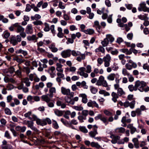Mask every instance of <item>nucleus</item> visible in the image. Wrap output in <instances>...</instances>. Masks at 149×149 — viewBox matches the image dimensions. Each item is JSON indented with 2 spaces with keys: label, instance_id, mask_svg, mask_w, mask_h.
<instances>
[{
  "label": "nucleus",
  "instance_id": "5fc2aeb1",
  "mask_svg": "<svg viewBox=\"0 0 149 149\" xmlns=\"http://www.w3.org/2000/svg\"><path fill=\"white\" fill-rule=\"evenodd\" d=\"M81 87L83 88L84 89H87L88 88V86L86 85V82L83 81L81 82Z\"/></svg>",
  "mask_w": 149,
  "mask_h": 149
},
{
  "label": "nucleus",
  "instance_id": "13d9d810",
  "mask_svg": "<svg viewBox=\"0 0 149 149\" xmlns=\"http://www.w3.org/2000/svg\"><path fill=\"white\" fill-rule=\"evenodd\" d=\"M33 98V96H32L31 95H29L27 97V99L31 103H32L34 102Z\"/></svg>",
  "mask_w": 149,
  "mask_h": 149
},
{
  "label": "nucleus",
  "instance_id": "0e129e2a",
  "mask_svg": "<svg viewBox=\"0 0 149 149\" xmlns=\"http://www.w3.org/2000/svg\"><path fill=\"white\" fill-rule=\"evenodd\" d=\"M51 132L49 130H46L45 132V135L46 137H47L50 134Z\"/></svg>",
  "mask_w": 149,
  "mask_h": 149
},
{
  "label": "nucleus",
  "instance_id": "72a5a7b5",
  "mask_svg": "<svg viewBox=\"0 0 149 149\" xmlns=\"http://www.w3.org/2000/svg\"><path fill=\"white\" fill-rule=\"evenodd\" d=\"M91 146L93 147H95L99 149L101 147V146L98 143L92 142L91 143Z\"/></svg>",
  "mask_w": 149,
  "mask_h": 149
},
{
  "label": "nucleus",
  "instance_id": "e433bc0d",
  "mask_svg": "<svg viewBox=\"0 0 149 149\" xmlns=\"http://www.w3.org/2000/svg\"><path fill=\"white\" fill-rule=\"evenodd\" d=\"M36 36L35 35L29 36L27 37V40L29 41H33L36 39Z\"/></svg>",
  "mask_w": 149,
  "mask_h": 149
},
{
  "label": "nucleus",
  "instance_id": "0eeeda50",
  "mask_svg": "<svg viewBox=\"0 0 149 149\" xmlns=\"http://www.w3.org/2000/svg\"><path fill=\"white\" fill-rule=\"evenodd\" d=\"M22 37L20 36L17 35L16 37L15 36H12L10 39V42L14 46L18 44V42H20L22 40Z\"/></svg>",
  "mask_w": 149,
  "mask_h": 149
},
{
  "label": "nucleus",
  "instance_id": "f3484780",
  "mask_svg": "<svg viewBox=\"0 0 149 149\" xmlns=\"http://www.w3.org/2000/svg\"><path fill=\"white\" fill-rule=\"evenodd\" d=\"M112 97L111 100L114 102L116 103L117 101V99L118 98V95L116 92H113L111 94Z\"/></svg>",
  "mask_w": 149,
  "mask_h": 149
},
{
  "label": "nucleus",
  "instance_id": "2eb2a0df",
  "mask_svg": "<svg viewBox=\"0 0 149 149\" xmlns=\"http://www.w3.org/2000/svg\"><path fill=\"white\" fill-rule=\"evenodd\" d=\"M49 48L51 50L52 52L53 53L56 52L58 50V49L56 47L55 43H52L49 46Z\"/></svg>",
  "mask_w": 149,
  "mask_h": 149
},
{
  "label": "nucleus",
  "instance_id": "39448f33",
  "mask_svg": "<svg viewBox=\"0 0 149 149\" xmlns=\"http://www.w3.org/2000/svg\"><path fill=\"white\" fill-rule=\"evenodd\" d=\"M135 86L140 91L142 92L143 91V88L146 85V83L143 81L137 80L135 82Z\"/></svg>",
  "mask_w": 149,
  "mask_h": 149
},
{
  "label": "nucleus",
  "instance_id": "a878e982",
  "mask_svg": "<svg viewBox=\"0 0 149 149\" xmlns=\"http://www.w3.org/2000/svg\"><path fill=\"white\" fill-rule=\"evenodd\" d=\"M148 14H145L144 15H140L138 16V18L141 20H146L149 19L148 17H147Z\"/></svg>",
  "mask_w": 149,
  "mask_h": 149
},
{
  "label": "nucleus",
  "instance_id": "9b49d317",
  "mask_svg": "<svg viewBox=\"0 0 149 149\" xmlns=\"http://www.w3.org/2000/svg\"><path fill=\"white\" fill-rule=\"evenodd\" d=\"M3 72L5 77L4 79L6 82H8L9 81V69H6L4 70Z\"/></svg>",
  "mask_w": 149,
  "mask_h": 149
},
{
  "label": "nucleus",
  "instance_id": "680f3d73",
  "mask_svg": "<svg viewBox=\"0 0 149 149\" xmlns=\"http://www.w3.org/2000/svg\"><path fill=\"white\" fill-rule=\"evenodd\" d=\"M135 111L137 116H140L142 114L140 108L137 109Z\"/></svg>",
  "mask_w": 149,
  "mask_h": 149
},
{
  "label": "nucleus",
  "instance_id": "20e7f679",
  "mask_svg": "<svg viewBox=\"0 0 149 149\" xmlns=\"http://www.w3.org/2000/svg\"><path fill=\"white\" fill-rule=\"evenodd\" d=\"M71 54L74 56H78L76 60L79 62L81 61L82 59H84L85 58V55L84 54H81V52L79 51H77L76 52L74 50L71 51Z\"/></svg>",
  "mask_w": 149,
  "mask_h": 149
},
{
  "label": "nucleus",
  "instance_id": "6ab92c4d",
  "mask_svg": "<svg viewBox=\"0 0 149 149\" xmlns=\"http://www.w3.org/2000/svg\"><path fill=\"white\" fill-rule=\"evenodd\" d=\"M45 119H37L36 120V123L38 125H40L42 126H43L47 125V123H46Z\"/></svg>",
  "mask_w": 149,
  "mask_h": 149
},
{
  "label": "nucleus",
  "instance_id": "58836bf2",
  "mask_svg": "<svg viewBox=\"0 0 149 149\" xmlns=\"http://www.w3.org/2000/svg\"><path fill=\"white\" fill-rule=\"evenodd\" d=\"M106 38L107 39L108 41H109L111 42H113L114 40V38L110 34L107 35Z\"/></svg>",
  "mask_w": 149,
  "mask_h": 149
},
{
  "label": "nucleus",
  "instance_id": "aec40b11",
  "mask_svg": "<svg viewBox=\"0 0 149 149\" xmlns=\"http://www.w3.org/2000/svg\"><path fill=\"white\" fill-rule=\"evenodd\" d=\"M79 97L82 98V101L84 103H86L88 101L87 96L84 93L80 94L79 95Z\"/></svg>",
  "mask_w": 149,
  "mask_h": 149
},
{
  "label": "nucleus",
  "instance_id": "c85d7f7f",
  "mask_svg": "<svg viewBox=\"0 0 149 149\" xmlns=\"http://www.w3.org/2000/svg\"><path fill=\"white\" fill-rule=\"evenodd\" d=\"M22 82L25 83L26 86L27 87H29L30 86L31 82L29 81V78L25 77L23 79Z\"/></svg>",
  "mask_w": 149,
  "mask_h": 149
},
{
  "label": "nucleus",
  "instance_id": "f257e3e1",
  "mask_svg": "<svg viewBox=\"0 0 149 149\" xmlns=\"http://www.w3.org/2000/svg\"><path fill=\"white\" fill-rule=\"evenodd\" d=\"M91 69V66L88 65L86 66V68L83 67L79 68V70L80 71L77 72V73L81 76L87 78L88 77V74L87 73H91L92 71Z\"/></svg>",
  "mask_w": 149,
  "mask_h": 149
},
{
  "label": "nucleus",
  "instance_id": "603ef678",
  "mask_svg": "<svg viewBox=\"0 0 149 149\" xmlns=\"http://www.w3.org/2000/svg\"><path fill=\"white\" fill-rule=\"evenodd\" d=\"M122 72L123 74L125 76L127 75L128 76L130 74L128 72L126 68H123Z\"/></svg>",
  "mask_w": 149,
  "mask_h": 149
},
{
  "label": "nucleus",
  "instance_id": "8fccbe9b",
  "mask_svg": "<svg viewBox=\"0 0 149 149\" xmlns=\"http://www.w3.org/2000/svg\"><path fill=\"white\" fill-rule=\"evenodd\" d=\"M90 91L93 94H95L97 91V89L94 87L91 86L90 87Z\"/></svg>",
  "mask_w": 149,
  "mask_h": 149
},
{
  "label": "nucleus",
  "instance_id": "f8f14e48",
  "mask_svg": "<svg viewBox=\"0 0 149 149\" xmlns=\"http://www.w3.org/2000/svg\"><path fill=\"white\" fill-rule=\"evenodd\" d=\"M87 105L89 107H91L92 108L95 107L97 108H99L98 104L95 101L89 100L87 103Z\"/></svg>",
  "mask_w": 149,
  "mask_h": 149
},
{
  "label": "nucleus",
  "instance_id": "4468645a",
  "mask_svg": "<svg viewBox=\"0 0 149 149\" xmlns=\"http://www.w3.org/2000/svg\"><path fill=\"white\" fill-rule=\"evenodd\" d=\"M111 138L112 139L111 143L113 144H115L120 140V137L118 136H115L113 134L111 136Z\"/></svg>",
  "mask_w": 149,
  "mask_h": 149
},
{
  "label": "nucleus",
  "instance_id": "774afa93",
  "mask_svg": "<svg viewBox=\"0 0 149 149\" xmlns=\"http://www.w3.org/2000/svg\"><path fill=\"white\" fill-rule=\"evenodd\" d=\"M143 68L144 70H147L149 72V65H148L147 63H145L143 64Z\"/></svg>",
  "mask_w": 149,
  "mask_h": 149
},
{
  "label": "nucleus",
  "instance_id": "4be33fe9",
  "mask_svg": "<svg viewBox=\"0 0 149 149\" xmlns=\"http://www.w3.org/2000/svg\"><path fill=\"white\" fill-rule=\"evenodd\" d=\"M49 94L43 95L42 96V98L47 103H48L51 101L50 97L49 96Z\"/></svg>",
  "mask_w": 149,
  "mask_h": 149
},
{
  "label": "nucleus",
  "instance_id": "a18cd8bd",
  "mask_svg": "<svg viewBox=\"0 0 149 149\" xmlns=\"http://www.w3.org/2000/svg\"><path fill=\"white\" fill-rule=\"evenodd\" d=\"M44 25L45 26L44 29V31L45 32L49 31L50 30L49 25L46 22L44 23Z\"/></svg>",
  "mask_w": 149,
  "mask_h": 149
},
{
  "label": "nucleus",
  "instance_id": "bb28decb",
  "mask_svg": "<svg viewBox=\"0 0 149 149\" xmlns=\"http://www.w3.org/2000/svg\"><path fill=\"white\" fill-rule=\"evenodd\" d=\"M127 127L130 129V132L132 134H133L136 131V128L134 127L132 124L128 125L127 126Z\"/></svg>",
  "mask_w": 149,
  "mask_h": 149
},
{
  "label": "nucleus",
  "instance_id": "ddd939ff",
  "mask_svg": "<svg viewBox=\"0 0 149 149\" xmlns=\"http://www.w3.org/2000/svg\"><path fill=\"white\" fill-rule=\"evenodd\" d=\"M26 33L27 34H31L33 32V29L31 24H29L25 29Z\"/></svg>",
  "mask_w": 149,
  "mask_h": 149
},
{
  "label": "nucleus",
  "instance_id": "2f4dec72",
  "mask_svg": "<svg viewBox=\"0 0 149 149\" xmlns=\"http://www.w3.org/2000/svg\"><path fill=\"white\" fill-rule=\"evenodd\" d=\"M71 97L68 96H65V102L68 103L73 105L74 102L72 101V99H71Z\"/></svg>",
  "mask_w": 149,
  "mask_h": 149
},
{
  "label": "nucleus",
  "instance_id": "338daca9",
  "mask_svg": "<svg viewBox=\"0 0 149 149\" xmlns=\"http://www.w3.org/2000/svg\"><path fill=\"white\" fill-rule=\"evenodd\" d=\"M88 114V111L87 110H83L82 111L81 114L86 117Z\"/></svg>",
  "mask_w": 149,
  "mask_h": 149
},
{
  "label": "nucleus",
  "instance_id": "052dcab7",
  "mask_svg": "<svg viewBox=\"0 0 149 149\" xmlns=\"http://www.w3.org/2000/svg\"><path fill=\"white\" fill-rule=\"evenodd\" d=\"M14 60H16L17 62L19 63H23L25 61V60H23L22 58H19L18 57H16L14 59Z\"/></svg>",
  "mask_w": 149,
  "mask_h": 149
},
{
  "label": "nucleus",
  "instance_id": "393cba45",
  "mask_svg": "<svg viewBox=\"0 0 149 149\" xmlns=\"http://www.w3.org/2000/svg\"><path fill=\"white\" fill-rule=\"evenodd\" d=\"M102 46H100L98 48H97L95 50V52H101L103 54H104L105 49Z\"/></svg>",
  "mask_w": 149,
  "mask_h": 149
},
{
  "label": "nucleus",
  "instance_id": "b1692460",
  "mask_svg": "<svg viewBox=\"0 0 149 149\" xmlns=\"http://www.w3.org/2000/svg\"><path fill=\"white\" fill-rule=\"evenodd\" d=\"M88 133L91 137L94 138L96 135L98 134V132L97 130H93V131L89 132Z\"/></svg>",
  "mask_w": 149,
  "mask_h": 149
},
{
  "label": "nucleus",
  "instance_id": "4d7b16f0",
  "mask_svg": "<svg viewBox=\"0 0 149 149\" xmlns=\"http://www.w3.org/2000/svg\"><path fill=\"white\" fill-rule=\"evenodd\" d=\"M66 113L68 115L70 114L72 118H73L75 116L76 114V113L74 111H73L71 113L70 111H67Z\"/></svg>",
  "mask_w": 149,
  "mask_h": 149
},
{
  "label": "nucleus",
  "instance_id": "79ce46f5",
  "mask_svg": "<svg viewBox=\"0 0 149 149\" xmlns=\"http://www.w3.org/2000/svg\"><path fill=\"white\" fill-rule=\"evenodd\" d=\"M103 60V61H111V57L109 54H107L104 56Z\"/></svg>",
  "mask_w": 149,
  "mask_h": 149
},
{
  "label": "nucleus",
  "instance_id": "6e6d98bb",
  "mask_svg": "<svg viewBox=\"0 0 149 149\" xmlns=\"http://www.w3.org/2000/svg\"><path fill=\"white\" fill-rule=\"evenodd\" d=\"M107 13H102V18L103 19H106L108 16V13L109 12V11L107 10H106Z\"/></svg>",
  "mask_w": 149,
  "mask_h": 149
},
{
  "label": "nucleus",
  "instance_id": "c756f323",
  "mask_svg": "<svg viewBox=\"0 0 149 149\" xmlns=\"http://www.w3.org/2000/svg\"><path fill=\"white\" fill-rule=\"evenodd\" d=\"M7 143L6 140H4L3 141L2 144L1 146V149H8V145Z\"/></svg>",
  "mask_w": 149,
  "mask_h": 149
},
{
  "label": "nucleus",
  "instance_id": "9d476101",
  "mask_svg": "<svg viewBox=\"0 0 149 149\" xmlns=\"http://www.w3.org/2000/svg\"><path fill=\"white\" fill-rule=\"evenodd\" d=\"M71 50L70 49L64 50L61 53L62 56L64 58L69 57L71 56Z\"/></svg>",
  "mask_w": 149,
  "mask_h": 149
},
{
  "label": "nucleus",
  "instance_id": "473e14b6",
  "mask_svg": "<svg viewBox=\"0 0 149 149\" xmlns=\"http://www.w3.org/2000/svg\"><path fill=\"white\" fill-rule=\"evenodd\" d=\"M56 70L58 72H63V69L62 68L63 65L60 63H57L56 64Z\"/></svg>",
  "mask_w": 149,
  "mask_h": 149
},
{
  "label": "nucleus",
  "instance_id": "a19ab883",
  "mask_svg": "<svg viewBox=\"0 0 149 149\" xmlns=\"http://www.w3.org/2000/svg\"><path fill=\"white\" fill-rule=\"evenodd\" d=\"M94 32V30L92 29H88L85 31H84V33L86 34L92 35Z\"/></svg>",
  "mask_w": 149,
  "mask_h": 149
},
{
  "label": "nucleus",
  "instance_id": "a211bd4d",
  "mask_svg": "<svg viewBox=\"0 0 149 149\" xmlns=\"http://www.w3.org/2000/svg\"><path fill=\"white\" fill-rule=\"evenodd\" d=\"M49 96L51 98L52 97L54 94L56 93V89L55 88L52 87L50 88L49 89Z\"/></svg>",
  "mask_w": 149,
  "mask_h": 149
},
{
  "label": "nucleus",
  "instance_id": "5701e85b",
  "mask_svg": "<svg viewBox=\"0 0 149 149\" xmlns=\"http://www.w3.org/2000/svg\"><path fill=\"white\" fill-rule=\"evenodd\" d=\"M104 80V78L103 76H100L99 77V79L97 81L96 85L98 86H101Z\"/></svg>",
  "mask_w": 149,
  "mask_h": 149
},
{
  "label": "nucleus",
  "instance_id": "f03ea898",
  "mask_svg": "<svg viewBox=\"0 0 149 149\" xmlns=\"http://www.w3.org/2000/svg\"><path fill=\"white\" fill-rule=\"evenodd\" d=\"M61 121L67 127L71 128L73 129L76 130V129L73 125H76L78 124V122L77 120L73 119L71 121H68L65 120L63 118H61Z\"/></svg>",
  "mask_w": 149,
  "mask_h": 149
},
{
  "label": "nucleus",
  "instance_id": "c9c22d12",
  "mask_svg": "<svg viewBox=\"0 0 149 149\" xmlns=\"http://www.w3.org/2000/svg\"><path fill=\"white\" fill-rule=\"evenodd\" d=\"M109 42L107 39L106 38L101 42V43L103 47H105L108 45L109 44Z\"/></svg>",
  "mask_w": 149,
  "mask_h": 149
},
{
  "label": "nucleus",
  "instance_id": "412c9836",
  "mask_svg": "<svg viewBox=\"0 0 149 149\" xmlns=\"http://www.w3.org/2000/svg\"><path fill=\"white\" fill-rule=\"evenodd\" d=\"M57 31L58 33L57 36L59 38H63L64 36V34L63 33V30L62 28L61 27H58L57 28Z\"/></svg>",
  "mask_w": 149,
  "mask_h": 149
},
{
  "label": "nucleus",
  "instance_id": "4c0bfd02",
  "mask_svg": "<svg viewBox=\"0 0 149 149\" xmlns=\"http://www.w3.org/2000/svg\"><path fill=\"white\" fill-rule=\"evenodd\" d=\"M117 94L119 96H121L125 94V92L122 88H119L117 90Z\"/></svg>",
  "mask_w": 149,
  "mask_h": 149
},
{
  "label": "nucleus",
  "instance_id": "bf43d9fd",
  "mask_svg": "<svg viewBox=\"0 0 149 149\" xmlns=\"http://www.w3.org/2000/svg\"><path fill=\"white\" fill-rule=\"evenodd\" d=\"M103 60L101 58H98L97 59V62L98 64L97 65L98 66H99L101 65L103 63Z\"/></svg>",
  "mask_w": 149,
  "mask_h": 149
},
{
  "label": "nucleus",
  "instance_id": "7ed1b4c3",
  "mask_svg": "<svg viewBox=\"0 0 149 149\" xmlns=\"http://www.w3.org/2000/svg\"><path fill=\"white\" fill-rule=\"evenodd\" d=\"M14 26L16 27V32L19 33V35L21 37L24 38L26 36V33L24 32V28L22 26L19 24L18 23H15L13 25Z\"/></svg>",
  "mask_w": 149,
  "mask_h": 149
},
{
  "label": "nucleus",
  "instance_id": "09e8293b",
  "mask_svg": "<svg viewBox=\"0 0 149 149\" xmlns=\"http://www.w3.org/2000/svg\"><path fill=\"white\" fill-rule=\"evenodd\" d=\"M79 129L82 132L84 133H86L88 131L85 127L80 126L79 127Z\"/></svg>",
  "mask_w": 149,
  "mask_h": 149
},
{
  "label": "nucleus",
  "instance_id": "37998d69",
  "mask_svg": "<svg viewBox=\"0 0 149 149\" xmlns=\"http://www.w3.org/2000/svg\"><path fill=\"white\" fill-rule=\"evenodd\" d=\"M128 88L130 91L131 92H132L134 90L135 91L137 90V88L135 86V84L134 86L132 84L129 85L128 86Z\"/></svg>",
  "mask_w": 149,
  "mask_h": 149
},
{
  "label": "nucleus",
  "instance_id": "c03bdc74",
  "mask_svg": "<svg viewBox=\"0 0 149 149\" xmlns=\"http://www.w3.org/2000/svg\"><path fill=\"white\" fill-rule=\"evenodd\" d=\"M44 86V84L42 82H40L38 84L36 85L35 86V88L36 89H38L40 88H43Z\"/></svg>",
  "mask_w": 149,
  "mask_h": 149
},
{
  "label": "nucleus",
  "instance_id": "7c9ffc66",
  "mask_svg": "<svg viewBox=\"0 0 149 149\" xmlns=\"http://www.w3.org/2000/svg\"><path fill=\"white\" fill-rule=\"evenodd\" d=\"M125 129L123 127H118L115 130V132L116 133H124L125 131Z\"/></svg>",
  "mask_w": 149,
  "mask_h": 149
},
{
  "label": "nucleus",
  "instance_id": "6e6552de",
  "mask_svg": "<svg viewBox=\"0 0 149 149\" xmlns=\"http://www.w3.org/2000/svg\"><path fill=\"white\" fill-rule=\"evenodd\" d=\"M61 92L64 95H70L71 97H73L74 95L73 92H70V90L69 88H66L63 87L61 88Z\"/></svg>",
  "mask_w": 149,
  "mask_h": 149
},
{
  "label": "nucleus",
  "instance_id": "de8ad7c7",
  "mask_svg": "<svg viewBox=\"0 0 149 149\" xmlns=\"http://www.w3.org/2000/svg\"><path fill=\"white\" fill-rule=\"evenodd\" d=\"M55 114L58 116H61L63 115V112L62 111L58 110H55L54 111Z\"/></svg>",
  "mask_w": 149,
  "mask_h": 149
},
{
  "label": "nucleus",
  "instance_id": "864d4df0",
  "mask_svg": "<svg viewBox=\"0 0 149 149\" xmlns=\"http://www.w3.org/2000/svg\"><path fill=\"white\" fill-rule=\"evenodd\" d=\"M51 32L54 36L56 33V31L55 30V26L54 25H52L50 28Z\"/></svg>",
  "mask_w": 149,
  "mask_h": 149
},
{
  "label": "nucleus",
  "instance_id": "69168bd1",
  "mask_svg": "<svg viewBox=\"0 0 149 149\" xmlns=\"http://www.w3.org/2000/svg\"><path fill=\"white\" fill-rule=\"evenodd\" d=\"M135 102L134 100L132 101L130 103V105L129 106L131 109H133L134 107Z\"/></svg>",
  "mask_w": 149,
  "mask_h": 149
},
{
  "label": "nucleus",
  "instance_id": "cd10ccee",
  "mask_svg": "<svg viewBox=\"0 0 149 149\" xmlns=\"http://www.w3.org/2000/svg\"><path fill=\"white\" fill-rule=\"evenodd\" d=\"M132 141L134 143L135 148H139V143L138 139L136 138H134L132 139Z\"/></svg>",
  "mask_w": 149,
  "mask_h": 149
},
{
  "label": "nucleus",
  "instance_id": "49530a36",
  "mask_svg": "<svg viewBox=\"0 0 149 149\" xmlns=\"http://www.w3.org/2000/svg\"><path fill=\"white\" fill-rule=\"evenodd\" d=\"M100 120L104 123L105 125H106L109 123L107 118L103 116H102Z\"/></svg>",
  "mask_w": 149,
  "mask_h": 149
},
{
  "label": "nucleus",
  "instance_id": "f704fd0d",
  "mask_svg": "<svg viewBox=\"0 0 149 149\" xmlns=\"http://www.w3.org/2000/svg\"><path fill=\"white\" fill-rule=\"evenodd\" d=\"M116 75L114 73H111L107 77V79L109 81H113L114 80Z\"/></svg>",
  "mask_w": 149,
  "mask_h": 149
},
{
  "label": "nucleus",
  "instance_id": "1a4fd4ad",
  "mask_svg": "<svg viewBox=\"0 0 149 149\" xmlns=\"http://www.w3.org/2000/svg\"><path fill=\"white\" fill-rule=\"evenodd\" d=\"M27 127L30 128L32 130L34 131L36 133L38 132L39 131L35 126H34V122L32 121H28L27 123Z\"/></svg>",
  "mask_w": 149,
  "mask_h": 149
},
{
  "label": "nucleus",
  "instance_id": "e2e57ef3",
  "mask_svg": "<svg viewBox=\"0 0 149 149\" xmlns=\"http://www.w3.org/2000/svg\"><path fill=\"white\" fill-rule=\"evenodd\" d=\"M118 52V50L116 49H115L114 50H111L110 52V53L112 54L115 55H117Z\"/></svg>",
  "mask_w": 149,
  "mask_h": 149
},
{
  "label": "nucleus",
  "instance_id": "dca6fc26",
  "mask_svg": "<svg viewBox=\"0 0 149 149\" xmlns=\"http://www.w3.org/2000/svg\"><path fill=\"white\" fill-rule=\"evenodd\" d=\"M93 26L96 28L98 32H100L102 31V27L100 26L99 22L96 21L94 22Z\"/></svg>",
  "mask_w": 149,
  "mask_h": 149
},
{
  "label": "nucleus",
  "instance_id": "3c124183",
  "mask_svg": "<svg viewBox=\"0 0 149 149\" xmlns=\"http://www.w3.org/2000/svg\"><path fill=\"white\" fill-rule=\"evenodd\" d=\"M33 23L35 25H41L43 24L42 22L40 20H36V21L33 22Z\"/></svg>",
  "mask_w": 149,
  "mask_h": 149
},
{
  "label": "nucleus",
  "instance_id": "ea45409f",
  "mask_svg": "<svg viewBox=\"0 0 149 149\" xmlns=\"http://www.w3.org/2000/svg\"><path fill=\"white\" fill-rule=\"evenodd\" d=\"M52 125L53 128L57 130L59 128V126L57 121L54 120H52Z\"/></svg>",
  "mask_w": 149,
  "mask_h": 149
},
{
  "label": "nucleus",
  "instance_id": "423d86ee",
  "mask_svg": "<svg viewBox=\"0 0 149 149\" xmlns=\"http://www.w3.org/2000/svg\"><path fill=\"white\" fill-rule=\"evenodd\" d=\"M138 9L140 12L143 11L149 13V8L146 6V3L144 1L141 2L139 4L138 7Z\"/></svg>",
  "mask_w": 149,
  "mask_h": 149
}]
</instances>
